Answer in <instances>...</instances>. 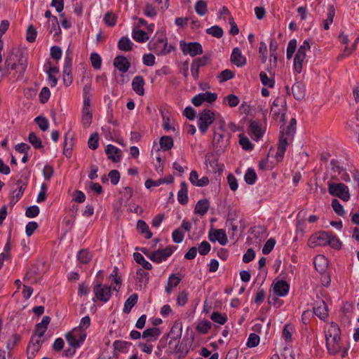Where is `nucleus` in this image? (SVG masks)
<instances>
[{"mask_svg":"<svg viewBox=\"0 0 359 359\" xmlns=\"http://www.w3.org/2000/svg\"><path fill=\"white\" fill-rule=\"evenodd\" d=\"M188 187L185 182L180 184V189L177 194L178 202L182 205H186L188 203Z\"/></svg>","mask_w":359,"mask_h":359,"instance_id":"bb28decb","label":"nucleus"},{"mask_svg":"<svg viewBox=\"0 0 359 359\" xmlns=\"http://www.w3.org/2000/svg\"><path fill=\"white\" fill-rule=\"evenodd\" d=\"M65 337L69 346L75 348L79 347L83 344L86 339V334L80 333L79 339H77L76 334L68 332L66 334Z\"/></svg>","mask_w":359,"mask_h":359,"instance_id":"dca6fc26","label":"nucleus"},{"mask_svg":"<svg viewBox=\"0 0 359 359\" xmlns=\"http://www.w3.org/2000/svg\"><path fill=\"white\" fill-rule=\"evenodd\" d=\"M175 246H168L164 249L156 250L153 252H149L145 248H140L142 252L147 256L152 262L156 263H161L166 260L173 252Z\"/></svg>","mask_w":359,"mask_h":359,"instance_id":"7ed1b4c3","label":"nucleus"},{"mask_svg":"<svg viewBox=\"0 0 359 359\" xmlns=\"http://www.w3.org/2000/svg\"><path fill=\"white\" fill-rule=\"evenodd\" d=\"M275 244L276 241L274 238H271L269 240H267L262 248V253L264 255L269 254L273 249Z\"/></svg>","mask_w":359,"mask_h":359,"instance_id":"338daca9","label":"nucleus"},{"mask_svg":"<svg viewBox=\"0 0 359 359\" xmlns=\"http://www.w3.org/2000/svg\"><path fill=\"white\" fill-rule=\"evenodd\" d=\"M106 154L108 158L114 163L119 162L121 159V151L112 144H108L106 148Z\"/></svg>","mask_w":359,"mask_h":359,"instance_id":"aec40b11","label":"nucleus"},{"mask_svg":"<svg viewBox=\"0 0 359 359\" xmlns=\"http://www.w3.org/2000/svg\"><path fill=\"white\" fill-rule=\"evenodd\" d=\"M144 80L142 76H136L132 81L133 90L139 95L144 94Z\"/></svg>","mask_w":359,"mask_h":359,"instance_id":"4be33fe9","label":"nucleus"},{"mask_svg":"<svg viewBox=\"0 0 359 359\" xmlns=\"http://www.w3.org/2000/svg\"><path fill=\"white\" fill-rule=\"evenodd\" d=\"M328 192L330 195L338 197L344 201H348L350 199V193L348 187L343 183L328 182Z\"/></svg>","mask_w":359,"mask_h":359,"instance_id":"39448f33","label":"nucleus"},{"mask_svg":"<svg viewBox=\"0 0 359 359\" xmlns=\"http://www.w3.org/2000/svg\"><path fill=\"white\" fill-rule=\"evenodd\" d=\"M149 50L158 55H165L174 50L172 45L168 46L167 39H152L148 43Z\"/></svg>","mask_w":359,"mask_h":359,"instance_id":"20e7f679","label":"nucleus"},{"mask_svg":"<svg viewBox=\"0 0 359 359\" xmlns=\"http://www.w3.org/2000/svg\"><path fill=\"white\" fill-rule=\"evenodd\" d=\"M34 337L32 336L31 338V341H30L29 344H28L27 350H28V351H30V352H32V353H34L36 354V353L39 351V349L41 346L43 341L39 339H37L34 341Z\"/></svg>","mask_w":359,"mask_h":359,"instance_id":"37998d69","label":"nucleus"},{"mask_svg":"<svg viewBox=\"0 0 359 359\" xmlns=\"http://www.w3.org/2000/svg\"><path fill=\"white\" fill-rule=\"evenodd\" d=\"M223 142L224 135L223 133H214L212 145L217 151H223Z\"/></svg>","mask_w":359,"mask_h":359,"instance_id":"72a5a7b5","label":"nucleus"},{"mask_svg":"<svg viewBox=\"0 0 359 359\" xmlns=\"http://www.w3.org/2000/svg\"><path fill=\"white\" fill-rule=\"evenodd\" d=\"M332 207L335 213L337 214L338 215L344 216L346 214L343 205L337 199L334 198L332 201Z\"/></svg>","mask_w":359,"mask_h":359,"instance_id":"680f3d73","label":"nucleus"},{"mask_svg":"<svg viewBox=\"0 0 359 359\" xmlns=\"http://www.w3.org/2000/svg\"><path fill=\"white\" fill-rule=\"evenodd\" d=\"M182 278L177 276L175 274H172L168 278L167 285H165V290L168 294H170L173 287H176L180 283Z\"/></svg>","mask_w":359,"mask_h":359,"instance_id":"c756f323","label":"nucleus"},{"mask_svg":"<svg viewBox=\"0 0 359 359\" xmlns=\"http://www.w3.org/2000/svg\"><path fill=\"white\" fill-rule=\"evenodd\" d=\"M313 311L316 316L323 320H325L328 316L327 306L323 300H320L316 303Z\"/></svg>","mask_w":359,"mask_h":359,"instance_id":"4468645a","label":"nucleus"},{"mask_svg":"<svg viewBox=\"0 0 359 359\" xmlns=\"http://www.w3.org/2000/svg\"><path fill=\"white\" fill-rule=\"evenodd\" d=\"M294 97L297 100H302L305 97V86L302 82H296L292 87Z\"/></svg>","mask_w":359,"mask_h":359,"instance_id":"393cba45","label":"nucleus"},{"mask_svg":"<svg viewBox=\"0 0 359 359\" xmlns=\"http://www.w3.org/2000/svg\"><path fill=\"white\" fill-rule=\"evenodd\" d=\"M205 163L207 166L209 165L211 168L214 173L218 172L220 174L223 172L224 165L219 164L218 159L213 155L205 156Z\"/></svg>","mask_w":359,"mask_h":359,"instance_id":"6ab92c4d","label":"nucleus"},{"mask_svg":"<svg viewBox=\"0 0 359 359\" xmlns=\"http://www.w3.org/2000/svg\"><path fill=\"white\" fill-rule=\"evenodd\" d=\"M27 56L22 52L18 56V62H15L13 55H8L5 60L4 75L11 74V71L15 70L17 74L14 75L15 80L22 79L27 67ZM2 72L3 68L0 66V72Z\"/></svg>","mask_w":359,"mask_h":359,"instance_id":"f257e3e1","label":"nucleus"},{"mask_svg":"<svg viewBox=\"0 0 359 359\" xmlns=\"http://www.w3.org/2000/svg\"><path fill=\"white\" fill-rule=\"evenodd\" d=\"M137 228L142 234H144L146 239H149L152 237V233L149 230L148 224L144 220H139L137 224Z\"/></svg>","mask_w":359,"mask_h":359,"instance_id":"473e14b6","label":"nucleus"},{"mask_svg":"<svg viewBox=\"0 0 359 359\" xmlns=\"http://www.w3.org/2000/svg\"><path fill=\"white\" fill-rule=\"evenodd\" d=\"M34 122L42 131H46L49 127L48 121L43 116H37L35 118Z\"/></svg>","mask_w":359,"mask_h":359,"instance_id":"e2e57ef3","label":"nucleus"},{"mask_svg":"<svg viewBox=\"0 0 359 359\" xmlns=\"http://www.w3.org/2000/svg\"><path fill=\"white\" fill-rule=\"evenodd\" d=\"M180 46L184 55H189L191 57L201 55L203 52L202 46L198 42L187 43L181 41Z\"/></svg>","mask_w":359,"mask_h":359,"instance_id":"1a4fd4ad","label":"nucleus"},{"mask_svg":"<svg viewBox=\"0 0 359 359\" xmlns=\"http://www.w3.org/2000/svg\"><path fill=\"white\" fill-rule=\"evenodd\" d=\"M310 44L307 40L300 46L294 58V69L299 74L302 70V64L306 56V51L310 50Z\"/></svg>","mask_w":359,"mask_h":359,"instance_id":"6e6552de","label":"nucleus"},{"mask_svg":"<svg viewBox=\"0 0 359 359\" xmlns=\"http://www.w3.org/2000/svg\"><path fill=\"white\" fill-rule=\"evenodd\" d=\"M133 39L139 43L146 42L149 39L148 34L141 29H133L132 32Z\"/></svg>","mask_w":359,"mask_h":359,"instance_id":"c9c22d12","label":"nucleus"},{"mask_svg":"<svg viewBox=\"0 0 359 359\" xmlns=\"http://www.w3.org/2000/svg\"><path fill=\"white\" fill-rule=\"evenodd\" d=\"M95 297L103 302H107L111 296V287L101 283L96 284L93 287Z\"/></svg>","mask_w":359,"mask_h":359,"instance_id":"9d476101","label":"nucleus"},{"mask_svg":"<svg viewBox=\"0 0 359 359\" xmlns=\"http://www.w3.org/2000/svg\"><path fill=\"white\" fill-rule=\"evenodd\" d=\"M335 15V10L334 6H330L328 9V13L327 15V18L324 22L323 27L325 29L327 30L329 29L330 25L332 22L333 18Z\"/></svg>","mask_w":359,"mask_h":359,"instance_id":"5fc2aeb1","label":"nucleus"},{"mask_svg":"<svg viewBox=\"0 0 359 359\" xmlns=\"http://www.w3.org/2000/svg\"><path fill=\"white\" fill-rule=\"evenodd\" d=\"M326 347L328 353L331 355H336L341 350V337L325 334Z\"/></svg>","mask_w":359,"mask_h":359,"instance_id":"9b49d317","label":"nucleus"},{"mask_svg":"<svg viewBox=\"0 0 359 359\" xmlns=\"http://www.w3.org/2000/svg\"><path fill=\"white\" fill-rule=\"evenodd\" d=\"M259 79L264 86L271 88L274 87L275 80L272 78H269L266 72H261L259 74Z\"/></svg>","mask_w":359,"mask_h":359,"instance_id":"8fccbe9b","label":"nucleus"},{"mask_svg":"<svg viewBox=\"0 0 359 359\" xmlns=\"http://www.w3.org/2000/svg\"><path fill=\"white\" fill-rule=\"evenodd\" d=\"M182 332V323L180 320L175 321L168 337H170L171 339L169 341V346H170L173 341L180 339Z\"/></svg>","mask_w":359,"mask_h":359,"instance_id":"2eb2a0df","label":"nucleus"},{"mask_svg":"<svg viewBox=\"0 0 359 359\" xmlns=\"http://www.w3.org/2000/svg\"><path fill=\"white\" fill-rule=\"evenodd\" d=\"M313 264L316 269L320 273H323L327 267L328 262L324 255H317L314 258Z\"/></svg>","mask_w":359,"mask_h":359,"instance_id":"b1692460","label":"nucleus"},{"mask_svg":"<svg viewBox=\"0 0 359 359\" xmlns=\"http://www.w3.org/2000/svg\"><path fill=\"white\" fill-rule=\"evenodd\" d=\"M206 32H207V34H210L212 36H215L218 39L222 37V36L224 34V32H223V29H222V27H220L217 25H214V26L207 29Z\"/></svg>","mask_w":359,"mask_h":359,"instance_id":"4d7b16f0","label":"nucleus"},{"mask_svg":"<svg viewBox=\"0 0 359 359\" xmlns=\"http://www.w3.org/2000/svg\"><path fill=\"white\" fill-rule=\"evenodd\" d=\"M103 21L109 27H114L117 22V16L112 12H107L103 18Z\"/></svg>","mask_w":359,"mask_h":359,"instance_id":"de8ad7c7","label":"nucleus"},{"mask_svg":"<svg viewBox=\"0 0 359 359\" xmlns=\"http://www.w3.org/2000/svg\"><path fill=\"white\" fill-rule=\"evenodd\" d=\"M290 285L285 280H278L273 287V291L279 297L285 296L289 292Z\"/></svg>","mask_w":359,"mask_h":359,"instance_id":"5701e85b","label":"nucleus"},{"mask_svg":"<svg viewBox=\"0 0 359 359\" xmlns=\"http://www.w3.org/2000/svg\"><path fill=\"white\" fill-rule=\"evenodd\" d=\"M138 295L136 293L132 294L126 301L123 307V312L129 313L132 308L137 304Z\"/></svg>","mask_w":359,"mask_h":359,"instance_id":"2f4dec72","label":"nucleus"},{"mask_svg":"<svg viewBox=\"0 0 359 359\" xmlns=\"http://www.w3.org/2000/svg\"><path fill=\"white\" fill-rule=\"evenodd\" d=\"M133 258L135 261L142 265V266L146 269V270H151L152 269V265L151 263H149L148 261H147L144 257L142 256V254L139 252H135L133 254Z\"/></svg>","mask_w":359,"mask_h":359,"instance_id":"e433bc0d","label":"nucleus"},{"mask_svg":"<svg viewBox=\"0 0 359 359\" xmlns=\"http://www.w3.org/2000/svg\"><path fill=\"white\" fill-rule=\"evenodd\" d=\"M249 130L257 140L261 138L264 134L260 123L257 121H250Z\"/></svg>","mask_w":359,"mask_h":359,"instance_id":"c85d7f7f","label":"nucleus"},{"mask_svg":"<svg viewBox=\"0 0 359 359\" xmlns=\"http://www.w3.org/2000/svg\"><path fill=\"white\" fill-rule=\"evenodd\" d=\"M211 328L212 323L207 320L199 322L196 327L197 332L202 334H207Z\"/></svg>","mask_w":359,"mask_h":359,"instance_id":"a19ab883","label":"nucleus"},{"mask_svg":"<svg viewBox=\"0 0 359 359\" xmlns=\"http://www.w3.org/2000/svg\"><path fill=\"white\" fill-rule=\"evenodd\" d=\"M215 121V113L209 109H205L203 110L198 116V126L200 131L205 134L210 126L214 123Z\"/></svg>","mask_w":359,"mask_h":359,"instance_id":"423d86ee","label":"nucleus"},{"mask_svg":"<svg viewBox=\"0 0 359 359\" xmlns=\"http://www.w3.org/2000/svg\"><path fill=\"white\" fill-rule=\"evenodd\" d=\"M297 49V40L291 39L287 47V59L290 60L292 57L293 54L294 53Z\"/></svg>","mask_w":359,"mask_h":359,"instance_id":"69168bd1","label":"nucleus"},{"mask_svg":"<svg viewBox=\"0 0 359 359\" xmlns=\"http://www.w3.org/2000/svg\"><path fill=\"white\" fill-rule=\"evenodd\" d=\"M73 145L74 143L72 137H68V134H66L64 141L63 154L67 158H70L72 156Z\"/></svg>","mask_w":359,"mask_h":359,"instance_id":"f704fd0d","label":"nucleus"},{"mask_svg":"<svg viewBox=\"0 0 359 359\" xmlns=\"http://www.w3.org/2000/svg\"><path fill=\"white\" fill-rule=\"evenodd\" d=\"M133 42L128 36H122L118 42V48L122 51H130L133 50Z\"/></svg>","mask_w":359,"mask_h":359,"instance_id":"7c9ffc66","label":"nucleus"},{"mask_svg":"<svg viewBox=\"0 0 359 359\" xmlns=\"http://www.w3.org/2000/svg\"><path fill=\"white\" fill-rule=\"evenodd\" d=\"M231 62L237 67H243L246 64V58L242 55L239 48L236 47L233 49L231 55Z\"/></svg>","mask_w":359,"mask_h":359,"instance_id":"a211bd4d","label":"nucleus"},{"mask_svg":"<svg viewBox=\"0 0 359 359\" xmlns=\"http://www.w3.org/2000/svg\"><path fill=\"white\" fill-rule=\"evenodd\" d=\"M209 208L210 202L208 199L200 200L195 206L194 212L203 216L207 213Z\"/></svg>","mask_w":359,"mask_h":359,"instance_id":"cd10ccee","label":"nucleus"},{"mask_svg":"<svg viewBox=\"0 0 359 359\" xmlns=\"http://www.w3.org/2000/svg\"><path fill=\"white\" fill-rule=\"evenodd\" d=\"M209 238L212 242L218 241L222 245H226L228 242L226 232L223 229H216L214 231L213 237L210 235Z\"/></svg>","mask_w":359,"mask_h":359,"instance_id":"a878e982","label":"nucleus"},{"mask_svg":"<svg viewBox=\"0 0 359 359\" xmlns=\"http://www.w3.org/2000/svg\"><path fill=\"white\" fill-rule=\"evenodd\" d=\"M285 109L286 101L284 99L277 97L273 100L271 108V112L273 118L275 119H277L279 116H280V122H282L283 125L286 123Z\"/></svg>","mask_w":359,"mask_h":359,"instance_id":"0eeeda50","label":"nucleus"},{"mask_svg":"<svg viewBox=\"0 0 359 359\" xmlns=\"http://www.w3.org/2000/svg\"><path fill=\"white\" fill-rule=\"evenodd\" d=\"M18 188L13 191V196L11 199L12 203H17L22 196L24 191L27 186V181H23L22 180H18L16 182Z\"/></svg>","mask_w":359,"mask_h":359,"instance_id":"412c9836","label":"nucleus"},{"mask_svg":"<svg viewBox=\"0 0 359 359\" xmlns=\"http://www.w3.org/2000/svg\"><path fill=\"white\" fill-rule=\"evenodd\" d=\"M325 334L341 337V330L337 323L332 322L328 328L325 330Z\"/></svg>","mask_w":359,"mask_h":359,"instance_id":"603ef678","label":"nucleus"},{"mask_svg":"<svg viewBox=\"0 0 359 359\" xmlns=\"http://www.w3.org/2000/svg\"><path fill=\"white\" fill-rule=\"evenodd\" d=\"M161 334V330L157 327H151L145 330L142 333V337L144 339H148L149 337L154 338L156 340Z\"/></svg>","mask_w":359,"mask_h":359,"instance_id":"79ce46f5","label":"nucleus"},{"mask_svg":"<svg viewBox=\"0 0 359 359\" xmlns=\"http://www.w3.org/2000/svg\"><path fill=\"white\" fill-rule=\"evenodd\" d=\"M210 318L214 322L219 323V325H224L227 321V316L226 314H222L217 311H214L210 315Z\"/></svg>","mask_w":359,"mask_h":359,"instance_id":"09e8293b","label":"nucleus"},{"mask_svg":"<svg viewBox=\"0 0 359 359\" xmlns=\"http://www.w3.org/2000/svg\"><path fill=\"white\" fill-rule=\"evenodd\" d=\"M131 343L124 341L116 340L113 343L115 351L122 353H126Z\"/></svg>","mask_w":359,"mask_h":359,"instance_id":"c03bdc74","label":"nucleus"},{"mask_svg":"<svg viewBox=\"0 0 359 359\" xmlns=\"http://www.w3.org/2000/svg\"><path fill=\"white\" fill-rule=\"evenodd\" d=\"M297 121L295 118H291L290 124L285 128L284 125L280 126L279 142L277 151L276 154V159L278 162L283 160L287 147L288 145V139L292 140L296 130Z\"/></svg>","mask_w":359,"mask_h":359,"instance_id":"f03ea898","label":"nucleus"},{"mask_svg":"<svg viewBox=\"0 0 359 359\" xmlns=\"http://www.w3.org/2000/svg\"><path fill=\"white\" fill-rule=\"evenodd\" d=\"M137 278L139 282L146 285L149 282V273L144 271L142 269H139L137 271Z\"/></svg>","mask_w":359,"mask_h":359,"instance_id":"774afa93","label":"nucleus"},{"mask_svg":"<svg viewBox=\"0 0 359 359\" xmlns=\"http://www.w3.org/2000/svg\"><path fill=\"white\" fill-rule=\"evenodd\" d=\"M114 65L121 73H126L128 71L130 63L125 56L117 55L114 59Z\"/></svg>","mask_w":359,"mask_h":359,"instance_id":"f3484780","label":"nucleus"},{"mask_svg":"<svg viewBox=\"0 0 359 359\" xmlns=\"http://www.w3.org/2000/svg\"><path fill=\"white\" fill-rule=\"evenodd\" d=\"M196 12L201 16L204 15L207 9V2L205 0L198 1L195 6Z\"/></svg>","mask_w":359,"mask_h":359,"instance_id":"052dcab7","label":"nucleus"},{"mask_svg":"<svg viewBox=\"0 0 359 359\" xmlns=\"http://www.w3.org/2000/svg\"><path fill=\"white\" fill-rule=\"evenodd\" d=\"M175 352L180 354V357H185L189 353L187 344L184 343V340L179 344V342L175 346Z\"/></svg>","mask_w":359,"mask_h":359,"instance_id":"3c124183","label":"nucleus"},{"mask_svg":"<svg viewBox=\"0 0 359 359\" xmlns=\"http://www.w3.org/2000/svg\"><path fill=\"white\" fill-rule=\"evenodd\" d=\"M90 62L92 66L95 69H100L102 66V58L100 55L97 53H92L90 54Z\"/></svg>","mask_w":359,"mask_h":359,"instance_id":"bf43d9fd","label":"nucleus"},{"mask_svg":"<svg viewBox=\"0 0 359 359\" xmlns=\"http://www.w3.org/2000/svg\"><path fill=\"white\" fill-rule=\"evenodd\" d=\"M93 115L89 108L82 109V124L84 128H88L92 123Z\"/></svg>","mask_w":359,"mask_h":359,"instance_id":"ea45409f","label":"nucleus"},{"mask_svg":"<svg viewBox=\"0 0 359 359\" xmlns=\"http://www.w3.org/2000/svg\"><path fill=\"white\" fill-rule=\"evenodd\" d=\"M294 331V328L292 325L289 324H286L284 326V328L282 332V337L284 339V340L286 342H290L292 341V334Z\"/></svg>","mask_w":359,"mask_h":359,"instance_id":"864d4df0","label":"nucleus"},{"mask_svg":"<svg viewBox=\"0 0 359 359\" xmlns=\"http://www.w3.org/2000/svg\"><path fill=\"white\" fill-rule=\"evenodd\" d=\"M29 142L35 149H42L43 147L42 142L34 133H30L28 137Z\"/></svg>","mask_w":359,"mask_h":359,"instance_id":"6e6d98bb","label":"nucleus"},{"mask_svg":"<svg viewBox=\"0 0 359 359\" xmlns=\"http://www.w3.org/2000/svg\"><path fill=\"white\" fill-rule=\"evenodd\" d=\"M49 23L51 26V28L49 31L50 34L54 32V35L55 36L61 33V29L59 25V22L57 17L51 18V20H49Z\"/></svg>","mask_w":359,"mask_h":359,"instance_id":"13d9d810","label":"nucleus"},{"mask_svg":"<svg viewBox=\"0 0 359 359\" xmlns=\"http://www.w3.org/2000/svg\"><path fill=\"white\" fill-rule=\"evenodd\" d=\"M159 144L163 151H168L173 147V139L171 136H163L160 139Z\"/></svg>","mask_w":359,"mask_h":359,"instance_id":"58836bf2","label":"nucleus"},{"mask_svg":"<svg viewBox=\"0 0 359 359\" xmlns=\"http://www.w3.org/2000/svg\"><path fill=\"white\" fill-rule=\"evenodd\" d=\"M327 245L331 246L334 249L339 250L341 247V243L336 235L332 232H329Z\"/></svg>","mask_w":359,"mask_h":359,"instance_id":"a18cd8bd","label":"nucleus"},{"mask_svg":"<svg viewBox=\"0 0 359 359\" xmlns=\"http://www.w3.org/2000/svg\"><path fill=\"white\" fill-rule=\"evenodd\" d=\"M329 232L321 231L313 233L309 239V245L311 248H314L317 245L326 246L327 245Z\"/></svg>","mask_w":359,"mask_h":359,"instance_id":"f8f14e48","label":"nucleus"},{"mask_svg":"<svg viewBox=\"0 0 359 359\" xmlns=\"http://www.w3.org/2000/svg\"><path fill=\"white\" fill-rule=\"evenodd\" d=\"M72 59L67 55L65 59V65L63 67V82L66 86H69L72 83L73 76L72 74Z\"/></svg>","mask_w":359,"mask_h":359,"instance_id":"ddd939ff","label":"nucleus"},{"mask_svg":"<svg viewBox=\"0 0 359 359\" xmlns=\"http://www.w3.org/2000/svg\"><path fill=\"white\" fill-rule=\"evenodd\" d=\"M244 179L248 184H254L257 180V174L255 170L249 168L245 174Z\"/></svg>","mask_w":359,"mask_h":359,"instance_id":"49530a36","label":"nucleus"},{"mask_svg":"<svg viewBox=\"0 0 359 359\" xmlns=\"http://www.w3.org/2000/svg\"><path fill=\"white\" fill-rule=\"evenodd\" d=\"M37 32L32 25H30L27 29L26 39L29 43L35 41Z\"/></svg>","mask_w":359,"mask_h":359,"instance_id":"0e129e2a","label":"nucleus"},{"mask_svg":"<svg viewBox=\"0 0 359 359\" xmlns=\"http://www.w3.org/2000/svg\"><path fill=\"white\" fill-rule=\"evenodd\" d=\"M92 254L87 249L81 250L77 254L79 261L82 264H88L92 259Z\"/></svg>","mask_w":359,"mask_h":359,"instance_id":"4c0bfd02","label":"nucleus"}]
</instances>
